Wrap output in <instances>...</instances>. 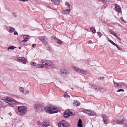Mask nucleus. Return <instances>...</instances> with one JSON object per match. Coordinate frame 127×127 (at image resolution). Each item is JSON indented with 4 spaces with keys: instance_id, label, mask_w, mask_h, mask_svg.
I'll list each match as a JSON object with an SVG mask.
<instances>
[{
    "instance_id": "9",
    "label": "nucleus",
    "mask_w": 127,
    "mask_h": 127,
    "mask_svg": "<svg viewBox=\"0 0 127 127\" xmlns=\"http://www.w3.org/2000/svg\"><path fill=\"white\" fill-rule=\"evenodd\" d=\"M39 39L42 43L45 44L47 43V38L46 36H40L39 37Z\"/></svg>"
},
{
    "instance_id": "15",
    "label": "nucleus",
    "mask_w": 127,
    "mask_h": 127,
    "mask_svg": "<svg viewBox=\"0 0 127 127\" xmlns=\"http://www.w3.org/2000/svg\"><path fill=\"white\" fill-rule=\"evenodd\" d=\"M51 1L52 4L55 5H58L60 2V1L59 0H51Z\"/></svg>"
},
{
    "instance_id": "5",
    "label": "nucleus",
    "mask_w": 127,
    "mask_h": 127,
    "mask_svg": "<svg viewBox=\"0 0 127 127\" xmlns=\"http://www.w3.org/2000/svg\"><path fill=\"white\" fill-rule=\"evenodd\" d=\"M60 74L61 75H67L69 74V72L65 68H63L61 69L59 71Z\"/></svg>"
},
{
    "instance_id": "13",
    "label": "nucleus",
    "mask_w": 127,
    "mask_h": 127,
    "mask_svg": "<svg viewBox=\"0 0 127 127\" xmlns=\"http://www.w3.org/2000/svg\"><path fill=\"white\" fill-rule=\"evenodd\" d=\"M49 125V123L47 120H44L42 122V126L43 127H47Z\"/></svg>"
},
{
    "instance_id": "18",
    "label": "nucleus",
    "mask_w": 127,
    "mask_h": 127,
    "mask_svg": "<svg viewBox=\"0 0 127 127\" xmlns=\"http://www.w3.org/2000/svg\"><path fill=\"white\" fill-rule=\"evenodd\" d=\"M70 12V8L68 9H67L63 11L64 14L66 15H67L69 14Z\"/></svg>"
},
{
    "instance_id": "39",
    "label": "nucleus",
    "mask_w": 127,
    "mask_h": 127,
    "mask_svg": "<svg viewBox=\"0 0 127 127\" xmlns=\"http://www.w3.org/2000/svg\"><path fill=\"white\" fill-rule=\"evenodd\" d=\"M115 46H116L117 47V49L119 50H121L122 49L120 47H118L116 44V45H115Z\"/></svg>"
},
{
    "instance_id": "14",
    "label": "nucleus",
    "mask_w": 127,
    "mask_h": 127,
    "mask_svg": "<svg viewBox=\"0 0 127 127\" xmlns=\"http://www.w3.org/2000/svg\"><path fill=\"white\" fill-rule=\"evenodd\" d=\"M127 88V84L123 82H120L119 83V88H121L122 87Z\"/></svg>"
},
{
    "instance_id": "46",
    "label": "nucleus",
    "mask_w": 127,
    "mask_h": 127,
    "mask_svg": "<svg viewBox=\"0 0 127 127\" xmlns=\"http://www.w3.org/2000/svg\"><path fill=\"white\" fill-rule=\"evenodd\" d=\"M12 14L13 15V16H14V17H17V15L15 14L14 13H13Z\"/></svg>"
},
{
    "instance_id": "31",
    "label": "nucleus",
    "mask_w": 127,
    "mask_h": 127,
    "mask_svg": "<svg viewBox=\"0 0 127 127\" xmlns=\"http://www.w3.org/2000/svg\"><path fill=\"white\" fill-rule=\"evenodd\" d=\"M16 48V47H14L13 46H11L8 47V50H9V49H10L13 50L15 48Z\"/></svg>"
},
{
    "instance_id": "12",
    "label": "nucleus",
    "mask_w": 127,
    "mask_h": 127,
    "mask_svg": "<svg viewBox=\"0 0 127 127\" xmlns=\"http://www.w3.org/2000/svg\"><path fill=\"white\" fill-rule=\"evenodd\" d=\"M115 9L118 12H121V9L120 6L117 4H115Z\"/></svg>"
},
{
    "instance_id": "30",
    "label": "nucleus",
    "mask_w": 127,
    "mask_h": 127,
    "mask_svg": "<svg viewBox=\"0 0 127 127\" xmlns=\"http://www.w3.org/2000/svg\"><path fill=\"white\" fill-rule=\"evenodd\" d=\"M113 84L115 87L116 88H119V83H118L117 82H114Z\"/></svg>"
},
{
    "instance_id": "26",
    "label": "nucleus",
    "mask_w": 127,
    "mask_h": 127,
    "mask_svg": "<svg viewBox=\"0 0 127 127\" xmlns=\"http://www.w3.org/2000/svg\"><path fill=\"white\" fill-rule=\"evenodd\" d=\"M23 38L24 39L28 40V39H30L28 35H24L23 36Z\"/></svg>"
},
{
    "instance_id": "27",
    "label": "nucleus",
    "mask_w": 127,
    "mask_h": 127,
    "mask_svg": "<svg viewBox=\"0 0 127 127\" xmlns=\"http://www.w3.org/2000/svg\"><path fill=\"white\" fill-rule=\"evenodd\" d=\"M43 65V64H37L36 66L37 68H42L44 67Z\"/></svg>"
},
{
    "instance_id": "41",
    "label": "nucleus",
    "mask_w": 127,
    "mask_h": 127,
    "mask_svg": "<svg viewBox=\"0 0 127 127\" xmlns=\"http://www.w3.org/2000/svg\"><path fill=\"white\" fill-rule=\"evenodd\" d=\"M78 127H82V124H77Z\"/></svg>"
},
{
    "instance_id": "32",
    "label": "nucleus",
    "mask_w": 127,
    "mask_h": 127,
    "mask_svg": "<svg viewBox=\"0 0 127 127\" xmlns=\"http://www.w3.org/2000/svg\"><path fill=\"white\" fill-rule=\"evenodd\" d=\"M19 90L22 93H23L24 91V90L23 88L22 87H20L19 88Z\"/></svg>"
},
{
    "instance_id": "4",
    "label": "nucleus",
    "mask_w": 127,
    "mask_h": 127,
    "mask_svg": "<svg viewBox=\"0 0 127 127\" xmlns=\"http://www.w3.org/2000/svg\"><path fill=\"white\" fill-rule=\"evenodd\" d=\"M58 126L59 127H69L70 125L65 121L62 120L58 123Z\"/></svg>"
},
{
    "instance_id": "16",
    "label": "nucleus",
    "mask_w": 127,
    "mask_h": 127,
    "mask_svg": "<svg viewBox=\"0 0 127 127\" xmlns=\"http://www.w3.org/2000/svg\"><path fill=\"white\" fill-rule=\"evenodd\" d=\"M110 32L111 34L113 35L116 37L118 39H120V38L118 36L117 33H115L114 31H110Z\"/></svg>"
},
{
    "instance_id": "1",
    "label": "nucleus",
    "mask_w": 127,
    "mask_h": 127,
    "mask_svg": "<svg viewBox=\"0 0 127 127\" xmlns=\"http://www.w3.org/2000/svg\"><path fill=\"white\" fill-rule=\"evenodd\" d=\"M44 110L46 112L51 114L57 113L58 109L55 106L50 105L45 107Z\"/></svg>"
},
{
    "instance_id": "22",
    "label": "nucleus",
    "mask_w": 127,
    "mask_h": 127,
    "mask_svg": "<svg viewBox=\"0 0 127 127\" xmlns=\"http://www.w3.org/2000/svg\"><path fill=\"white\" fill-rule=\"evenodd\" d=\"M102 117L103 118V121L104 122H106L107 121V118L106 115H102Z\"/></svg>"
},
{
    "instance_id": "44",
    "label": "nucleus",
    "mask_w": 127,
    "mask_h": 127,
    "mask_svg": "<svg viewBox=\"0 0 127 127\" xmlns=\"http://www.w3.org/2000/svg\"><path fill=\"white\" fill-rule=\"evenodd\" d=\"M92 42V41L91 40H89L87 42V43L88 44L91 43Z\"/></svg>"
},
{
    "instance_id": "29",
    "label": "nucleus",
    "mask_w": 127,
    "mask_h": 127,
    "mask_svg": "<svg viewBox=\"0 0 127 127\" xmlns=\"http://www.w3.org/2000/svg\"><path fill=\"white\" fill-rule=\"evenodd\" d=\"M64 96L66 98H69L70 97V96L68 95L66 92L64 93Z\"/></svg>"
},
{
    "instance_id": "43",
    "label": "nucleus",
    "mask_w": 127,
    "mask_h": 127,
    "mask_svg": "<svg viewBox=\"0 0 127 127\" xmlns=\"http://www.w3.org/2000/svg\"><path fill=\"white\" fill-rule=\"evenodd\" d=\"M51 39L53 40V39H55V40H56V39H57L55 37H54V36H52L51 37Z\"/></svg>"
},
{
    "instance_id": "48",
    "label": "nucleus",
    "mask_w": 127,
    "mask_h": 127,
    "mask_svg": "<svg viewBox=\"0 0 127 127\" xmlns=\"http://www.w3.org/2000/svg\"><path fill=\"white\" fill-rule=\"evenodd\" d=\"M20 1H22L23 2H25L26 1H28V0H20Z\"/></svg>"
},
{
    "instance_id": "8",
    "label": "nucleus",
    "mask_w": 127,
    "mask_h": 127,
    "mask_svg": "<svg viewBox=\"0 0 127 127\" xmlns=\"http://www.w3.org/2000/svg\"><path fill=\"white\" fill-rule=\"evenodd\" d=\"M35 110L37 111L41 112L43 110V107L41 105L38 104H35L34 105Z\"/></svg>"
},
{
    "instance_id": "34",
    "label": "nucleus",
    "mask_w": 127,
    "mask_h": 127,
    "mask_svg": "<svg viewBox=\"0 0 127 127\" xmlns=\"http://www.w3.org/2000/svg\"><path fill=\"white\" fill-rule=\"evenodd\" d=\"M98 88V87L95 86H93L92 87V89L96 90Z\"/></svg>"
},
{
    "instance_id": "23",
    "label": "nucleus",
    "mask_w": 127,
    "mask_h": 127,
    "mask_svg": "<svg viewBox=\"0 0 127 127\" xmlns=\"http://www.w3.org/2000/svg\"><path fill=\"white\" fill-rule=\"evenodd\" d=\"M28 40H27V39H24V40H23L22 41H21L20 42V44H21L23 45L27 46V44L25 45L24 44H23V43L24 42H27V41H28Z\"/></svg>"
},
{
    "instance_id": "20",
    "label": "nucleus",
    "mask_w": 127,
    "mask_h": 127,
    "mask_svg": "<svg viewBox=\"0 0 127 127\" xmlns=\"http://www.w3.org/2000/svg\"><path fill=\"white\" fill-rule=\"evenodd\" d=\"M125 121L124 119H121L120 120H117L116 121V123L118 124H120Z\"/></svg>"
},
{
    "instance_id": "51",
    "label": "nucleus",
    "mask_w": 127,
    "mask_h": 127,
    "mask_svg": "<svg viewBox=\"0 0 127 127\" xmlns=\"http://www.w3.org/2000/svg\"><path fill=\"white\" fill-rule=\"evenodd\" d=\"M36 46V44H33L32 45V46L33 47H34V46Z\"/></svg>"
},
{
    "instance_id": "25",
    "label": "nucleus",
    "mask_w": 127,
    "mask_h": 127,
    "mask_svg": "<svg viewBox=\"0 0 127 127\" xmlns=\"http://www.w3.org/2000/svg\"><path fill=\"white\" fill-rule=\"evenodd\" d=\"M90 30L92 31V32L93 33H95L96 32L94 28L93 27H91L90 28Z\"/></svg>"
},
{
    "instance_id": "2",
    "label": "nucleus",
    "mask_w": 127,
    "mask_h": 127,
    "mask_svg": "<svg viewBox=\"0 0 127 127\" xmlns=\"http://www.w3.org/2000/svg\"><path fill=\"white\" fill-rule=\"evenodd\" d=\"M2 99L9 104L13 105H15L16 103L15 100L14 99L10 98L5 97L2 98Z\"/></svg>"
},
{
    "instance_id": "24",
    "label": "nucleus",
    "mask_w": 127,
    "mask_h": 127,
    "mask_svg": "<svg viewBox=\"0 0 127 127\" xmlns=\"http://www.w3.org/2000/svg\"><path fill=\"white\" fill-rule=\"evenodd\" d=\"M15 31V29L14 28L12 27H11L8 32L9 33H11L13 32H14Z\"/></svg>"
},
{
    "instance_id": "3",
    "label": "nucleus",
    "mask_w": 127,
    "mask_h": 127,
    "mask_svg": "<svg viewBox=\"0 0 127 127\" xmlns=\"http://www.w3.org/2000/svg\"><path fill=\"white\" fill-rule=\"evenodd\" d=\"M19 112L20 113V116H23L27 112V108L25 106H20L18 107Z\"/></svg>"
},
{
    "instance_id": "52",
    "label": "nucleus",
    "mask_w": 127,
    "mask_h": 127,
    "mask_svg": "<svg viewBox=\"0 0 127 127\" xmlns=\"http://www.w3.org/2000/svg\"><path fill=\"white\" fill-rule=\"evenodd\" d=\"M19 49H21V47H19Z\"/></svg>"
},
{
    "instance_id": "50",
    "label": "nucleus",
    "mask_w": 127,
    "mask_h": 127,
    "mask_svg": "<svg viewBox=\"0 0 127 127\" xmlns=\"http://www.w3.org/2000/svg\"><path fill=\"white\" fill-rule=\"evenodd\" d=\"M29 93V91H26V92H25V94H28Z\"/></svg>"
},
{
    "instance_id": "53",
    "label": "nucleus",
    "mask_w": 127,
    "mask_h": 127,
    "mask_svg": "<svg viewBox=\"0 0 127 127\" xmlns=\"http://www.w3.org/2000/svg\"><path fill=\"white\" fill-rule=\"evenodd\" d=\"M107 39H109V38L107 37Z\"/></svg>"
},
{
    "instance_id": "11",
    "label": "nucleus",
    "mask_w": 127,
    "mask_h": 127,
    "mask_svg": "<svg viewBox=\"0 0 127 127\" xmlns=\"http://www.w3.org/2000/svg\"><path fill=\"white\" fill-rule=\"evenodd\" d=\"M18 61H21L24 64H26L27 62V59L24 57H20L17 59Z\"/></svg>"
},
{
    "instance_id": "10",
    "label": "nucleus",
    "mask_w": 127,
    "mask_h": 127,
    "mask_svg": "<svg viewBox=\"0 0 127 127\" xmlns=\"http://www.w3.org/2000/svg\"><path fill=\"white\" fill-rule=\"evenodd\" d=\"M72 114V113L69 110H67L65 111L64 114V117L67 118Z\"/></svg>"
},
{
    "instance_id": "37",
    "label": "nucleus",
    "mask_w": 127,
    "mask_h": 127,
    "mask_svg": "<svg viewBox=\"0 0 127 127\" xmlns=\"http://www.w3.org/2000/svg\"><path fill=\"white\" fill-rule=\"evenodd\" d=\"M97 34L98 36H99V37L100 38V37L102 35V34L101 33L99 32H97Z\"/></svg>"
},
{
    "instance_id": "38",
    "label": "nucleus",
    "mask_w": 127,
    "mask_h": 127,
    "mask_svg": "<svg viewBox=\"0 0 127 127\" xmlns=\"http://www.w3.org/2000/svg\"><path fill=\"white\" fill-rule=\"evenodd\" d=\"M124 90L123 89H120L118 90L117 91V92H124Z\"/></svg>"
},
{
    "instance_id": "40",
    "label": "nucleus",
    "mask_w": 127,
    "mask_h": 127,
    "mask_svg": "<svg viewBox=\"0 0 127 127\" xmlns=\"http://www.w3.org/2000/svg\"><path fill=\"white\" fill-rule=\"evenodd\" d=\"M82 120L80 119H79V120L78 121V124H82Z\"/></svg>"
},
{
    "instance_id": "19",
    "label": "nucleus",
    "mask_w": 127,
    "mask_h": 127,
    "mask_svg": "<svg viewBox=\"0 0 127 127\" xmlns=\"http://www.w3.org/2000/svg\"><path fill=\"white\" fill-rule=\"evenodd\" d=\"M73 104L74 106H77L80 105V103L79 102L74 100L73 103Z\"/></svg>"
},
{
    "instance_id": "17",
    "label": "nucleus",
    "mask_w": 127,
    "mask_h": 127,
    "mask_svg": "<svg viewBox=\"0 0 127 127\" xmlns=\"http://www.w3.org/2000/svg\"><path fill=\"white\" fill-rule=\"evenodd\" d=\"M95 114L96 113L94 111L92 110H89L88 115L90 116H94L95 115Z\"/></svg>"
},
{
    "instance_id": "33",
    "label": "nucleus",
    "mask_w": 127,
    "mask_h": 127,
    "mask_svg": "<svg viewBox=\"0 0 127 127\" xmlns=\"http://www.w3.org/2000/svg\"><path fill=\"white\" fill-rule=\"evenodd\" d=\"M108 41L110 43L112 44L113 45H114L115 46V45H116V44H115L112 41L110 40H108Z\"/></svg>"
},
{
    "instance_id": "6",
    "label": "nucleus",
    "mask_w": 127,
    "mask_h": 127,
    "mask_svg": "<svg viewBox=\"0 0 127 127\" xmlns=\"http://www.w3.org/2000/svg\"><path fill=\"white\" fill-rule=\"evenodd\" d=\"M41 61L42 64L46 66H50L52 64V62L49 60L42 59L41 60Z\"/></svg>"
},
{
    "instance_id": "49",
    "label": "nucleus",
    "mask_w": 127,
    "mask_h": 127,
    "mask_svg": "<svg viewBox=\"0 0 127 127\" xmlns=\"http://www.w3.org/2000/svg\"><path fill=\"white\" fill-rule=\"evenodd\" d=\"M104 78V77H101L100 78V79L101 80H103Z\"/></svg>"
},
{
    "instance_id": "21",
    "label": "nucleus",
    "mask_w": 127,
    "mask_h": 127,
    "mask_svg": "<svg viewBox=\"0 0 127 127\" xmlns=\"http://www.w3.org/2000/svg\"><path fill=\"white\" fill-rule=\"evenodd\" d=\"M56 43L59 45H62V41L58 39H56Z\"/></svg>"
},
{
    "instance_id": "42",
    "label": "nucleus",
    "mask_w": 127,
    "mask_h": 127,
    "mask_svg": "<svg viewBox=\"0 0 127 127\" xmlns=\"http://www.w3.org/2000/svg\"><path fill=\"white\" fill-rule=\"evenodd\" d=\"M14 34L15 35H17L18 33L17 32L15 31L14 32Z\"/></svg>"
},
{
    "instance_id": "28",
    "label": "nucleus",
    "mask_w": 127,
    "mask_h": 127,
    "mask_svg": "<svg viewBox=\"0 0 127 127\" xmlns=\"http://www.w3.org/2000/svg\"><path fill=\"white\" fill-rule=\"evenodd\" d=\"M89 110L83 109V112L87 114L88 115Z\"/></svg>"
},
{
    "instance_id": "36",
    "label": "nucleus",
    "mask_w": 127,
    "mask_h": 127,
    "mask_svg": "<svg viewBox=\"0 0 127 127\" xmlns=\"http://www.w3.org/2000/svg\"><path fill=\"white\" fill-rule=\"evenodd\" d=\"M37 124L39 125H42V123L40 121H37Z\"/></svg>"
},
{
    "instance_id": "45",
    "label": "nucleus",
    "mask_w": 127,
    "mask_h": 127,
    "mask_svg": "<svg viewBox=\"0 0 127 127\" xmlns=\"http://www.w3.org/2000/svg\"><path fill=\"white\" fill-rule=\"evenodd\" d=\"M120 19L121 21H123V22H124L125 21V20L123 19L122 17H121L120 18Z\"/></svg>"
},
{
    "instance_id": "35",
    "label": "nucleus",
    "mask_w": 127,
    "mask_h": 127,
    "mask_svg": "<svg viewBox=\"0 0 127 127\" xmlns=\"http://www.w3.org/2000/svg\"><path fill=\"white\" fill-rule=\"evenodd\" d=\"M65 4L66 6H67L68 7L70 8V5L69 4V3L68 2H66L65 3Z\"/></svg>"
},
{
    "instance_id": "47",
    "label": "nucleus",
    "mask_w": 127,
    "mask_h": 127,
    "mask_svg": "<svg viewBox=\"0 0 127 127\" xmlns=\"http://www.w3.org/2000/svg\"><path fill=\"white\" fill-rule=\"evenodd\" d=\"M31 63L32 65H33L34 66L35 65V63H34L33 62H32Z\"/></svg>"
},
{
    "instance_id": "7",
    "label": "nucleus",
    "mask_w": 127,
    "mask_h": 127,
    "mask_svg": "<svg viewBox=\"0 0 127 127\" xmlns=\"http://www.w3.org/2000/svg\"><path fill=\"white\" fill-rule=\"evenodd\" d=\"M74 69L78 73H80L84 74H86L87 73V71L85 70L82 69L77 67H73Z\"/></svg>"
},
{
    "instance_id": "54",
    "label": "nucleus",
    "mask_w": 127,
    "mask_h": 127,
    "mask_svg": "<svg viewBox=\"0 0 127 127\" xmlns=\"http://www.w3.org/2000/svg\"><path fill=\"white\" fill-rule=\"evenodd\" d=\"M60 83H61V82L60 81Z\"/></svg>"
}]
</instances>
